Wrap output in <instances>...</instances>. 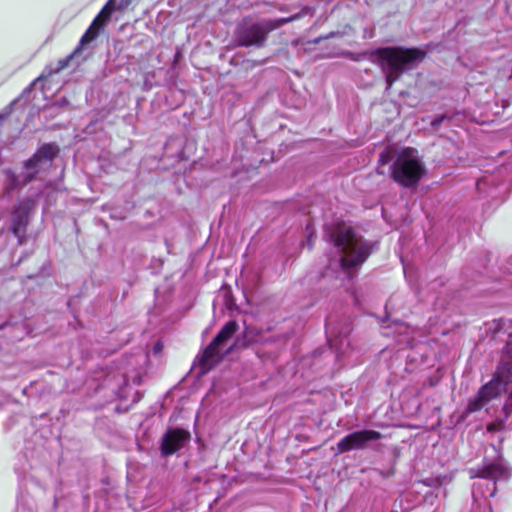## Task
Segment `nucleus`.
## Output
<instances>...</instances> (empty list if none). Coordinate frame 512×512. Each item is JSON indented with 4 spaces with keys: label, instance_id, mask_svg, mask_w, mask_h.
Masks as SVG:
<instances>
[{
    "label": "nucleus",
    "instance_id": "23",
    "mask_svg": "<svg viewBox=\"0 0 512 512\" xmlns=\"http://www.w3.org/2000/svg\"><path fill=\"white\" fill-rule=\"evenodd\" d=\"M324 37H325V35H324V36H320V37H318L317 39H315V40L313 41V43L318 44V43H320L322 40H326Z\"/></svg>",
    "mask_w": 512,
    "mask_h": 512
},
{
    "label": "nucleus",
    "instance_id": "24",
    "mask_svg": "<svg viewBox=\"0 0 512 512\" xmlns=\"http://www.w3.org/2000/svg\"><path fill=\"white\" fill-rule=\"evenodd\" d=\"M154 349H155V351L160 350V344H159V343H158V344H156V345H155V347H154Z\"/></svg>",
    "mask_w": 512,
    "mask_h": 512
},
{
    "label": "nucleus",
    "instance_id": "15",
    "mask_svg": "<svg viewBox=\"0 0 512 512\" xmlns=\"http://www.w3.org/2000/svg\"><path fill=\"white\" fill-rule=\"evenodd\" d=\"M113 11H114L113 0H109L107 2V4L102 8L101 12L99 13V15L96 18H98V21L103 24L104 21L110 17V15L112 14Z\"/></svg>",
    "mask_w": 512,
    "mask_h": 512
},
{
    "label": "nucleus",
    "instance_id": "11",
    "mask_svg": "<svg viewBox=\"0 0 512 512\" xmlns=\"http://www.w3.org/2000/svg\"><path fill=\"white\" fill-rule=\"evenodd\" d=\"M27 224V216L26 212L22 208L21 205H18L14 208L12 212V232L18 237L21 238L24 233L25 226Z\"/></svg>",
    "mask_w": 512,
    "mask_h": 512
},
{
    "label": "nucleus",
    "instance_id": "8",
    "mask_svg": "<svg viewBox=\"0 0 512 512\" xmlns=\"http://www.w3.org/2000/svg\"><path fill=\"white\" fill-rule=\"evenodd\" d=\"M474 476L485 479V482L474 484L472 494L476 498L477 495L486 496L485 492H481V488L485 485L487 492L490 497L494 496L496 491V480H500L502 478L508 479L507 472L502 468L500 464H489L484 466L477 474Z\"/></svg>",
    "mask_w": 512,
    "mask_h": 512
},
{
    "label": "nucleus",
    "instance_id": "2",
    "mask_svg": "<svg viewBox=\"0 0 512 512\" xmlns=\"http://www.w3.org/2000/svg\"><path fill=\"white\" fill-rule=\"evenodd\" d=\"M330 237L340 254L339 263L343 270L347 272L362 265L371 253L369 243L358 236L350 227L341 226Z\"/></svg>",
    "mask_w": 512,
    "mask_h": 512
},
{
    "label": "nucleus",
    "instance_id": "17",
    "mask_svg": "<svg viewBox=\"0 0 512 512\" xmlns=\"http://www.w3.org/2000/svg\"><path fill=\"white\" fill-rule=\"evenodd\" d=\"M392 159L391 151L387 150L379 155V163L382 165L387 164Z\"/></svg>",
    "mask_w": 512,
    "mask_h": 512
},
{
    "label": "nucleus",
    "instance_id": "7",
    "mask_svg": "<svg viewBox=\"0 0 512 512\" xmlns=\"http://www.w3.org/2000/svg\"><path fill=\"white\" fill-rule=\"evenodd\" d=\"M381 437L382 434L376 430L364 429L354 431L337 443V450L338 453L362 450L368 447L369 442L379 440Z\"/></svg>",
    "mask_w": 512,
    "mask_h": 512
},
{
    "label": "nucleus",
    "instance_id": "19",
    "mask_svg": "<svg viewBox=\"0 0 512 512\" xmlns=\"http://www.w3.org/2000/svg\"><path fill=\"white\" fill-rule=\"evenodd\" d=\"M67 64H68V60H60L57 71L64 69L67 66Z\"/></svg>",
    "mask_w": 512,
    "mask_h": 512
},
{
    "label": "nucleus",
    "instance_id": "9",
    "mask_svg": "<svg viewBox=\"0 0 512 512\" xmlns=\"http://www.w3.org/2000/svg\"><path fill=\"white\" fill-rule=\"evenodd\" d=\"M267 28L268 26L265 19L248 27L242 28L236 35L237 45L243 47H262L266 41L268 33L270 32Z\"/></svg>",
    "mask_w": 512,
    "mask_h": 512
},
{
    "label": "nucleus",
    "instance_id": "16",
    "mask_svg": "<svg viewBox=\"0 0 512 512\" xmlns=\"http://www.w3.org/2000/svg\"><path fill=\"white\" fill-rule=\"evenodd\" d=\"M68 104H69L68 100L66 98H62V99L56 101L55 103H53L52 105L46 107V109L48 111H53V110H56L57 108L67 106Z\"/></svg>",
    "mask_w": 512,
    "mask_h": 512
},
{
    "label": "nucleus",
    "instance_id": "22",
    "mask_svg": "<svg viewBox=\"0 0 512 512\" xmlns=\"http://www.w3.org/2000/svg\"><path fill=\"white\" fill-rule=\"evenodd\" d=\"M324 37H325V35H324V36H320V37H318L317 39H315V40L313 41V43L318 44V43H320L322 40H326Z\"/></svg>",
    "mask_w": 512,
    "mask_h": 512
},
{
    "label": "nucleus",
    "instance_id": "25",
    "mask_svg": "<svg viewBox=\"0 0 512 512\" xmlns=\"http://www.w3.org/2000/svg\"><path fill=\"white\" fill-rule=\"evenodd\" d=\"M3 119H4V117L0 115V122H2Z\"/></svg>",
    "mask_w": 512,
    "mask_h": 512
},
{
    "label": "nucleus",
    "instance_id": "20",
    "mask_svg": "<svg viewBox=\"0 0 512 512\" xmlns=\"http://www.w3.org/2000/svg\"><path fill=\"white\" fill-rule=\"evenodd\" d=\"M338 36H340V33H339V32H331V33H329V34L325 35V37H324V38H325V39H330V38L338 37Z\"/></svg>",
    "mask_w": 512,
    "mask_h": 512
},
{
    "label": "nucleus",
    "instance_id": "18",
    "mask_svg": "<svg viewBox=\"0 0 512 512\" xmlns=\"http://www.w3.org/2000/svg\"><path fill=\"white\" fill-rule=\"evenodd\" d=\"M444 119H445V116H440V117H438V118H436V119L432 120V121H431V125H432V127H434V128L438 127V126L442 123V121H443Z\"/></svg>",
    "mask_w": 512,
    "mask_h": 512
},
{
    "label": "nucleus",
    "instance_id": "1",
    "mask_svg": "<svg viewBox=\"0 0 512 512\" xmlns=\"http://www.w3.org/2000/svg\"><path fill=\"white\" fill-rule=\"evenodd\" d=\"M343 55L354 61L367 57L381 68L387 89H390L405 71L414 69L424 60L426 52L417 48L384 47L361 53L345 52Z\"/></svg>",
    "mask_w": 512,
    "mask_h": 512
},
{
    "label": "nucleus",
    "instance_id": "5",
    "mask_svg": "<svg viewBox=\"0 0 512 512\" xmlns=\"http://www.w3.org/2000/svg\"><path fill=\"white\" fill-rule=\"evenodd\" d=\"M512 381V367L510 363H502L493 379L481 387L478 394L469 400L466 411L473 413L479 411L488 401L507 390Z\"/></svg>",
    "mask_w": 512,
    "mask_h": 512
},
{
    "label": "nucleus",
    "instance_id": "13",
    "mask_svg": "<svg viewBox=\"0 0 512 512\" xmlns=\"http://www.w3.org/2000/svg\"><path fill=\"white\" fill-rule=\"evenodd\" d=\"M308 11H309L308 8H304V9H302V11L300 13L294 14L290 17H284V18H278V19H265L267 26H268L267 29H269L271 32V31L281 27L284 24L298 20L304 14H306Z\"/></svg>",
    "mask_w": 512,
    "mask_h": 512
},
{
    "label": "nucleus",
    "instance_id": "6",
    "mask_svg": "<svg viewBox=\"0 0 512 512\" xmlns=\"http://www.w3.org/2000/svg\"><path fill=\"white\" fill-rule=\"evenodd\" d=\"M59 149L55 144H44L31 158L23 163V182L30 183L44 169L49 167L58 154Z\"/></svg>",
    "mask_w": 512,
    "mask_h": 512
},
{
    "label": "nucleus",
    "instance_id": "21",
    "mask_svg": "<svg viewBox=\"0 0 512 512\" xmlns=\"http://www.w3.org/2000/svg\"><path fill=\"white\" fill-rule=\"evenodd\" d=\"M324 37H325V35H324V36H320V37H318L317 39H315V40L313 41V43L318 44V43H320L322 40H326Z\"/></svg>",
    "mask_w": 512,
    "mask_h": 512
},
{
    "label": "nucleus",
    "instance_id": "3",
    "mask_svg": "<svg viewBox=\"0 0 512 512\" xmlns=\"http://www.w3.org/2000/svg\"><path fill=\"white\" fill-rule=\"evenodd\" d=\"M425 173V166L414 148H404L397 152L391 166V177L404 187L418 184Z\"/></svg>",
    "mask_w": 512,
    "mask_h": 512
},
{
    "label": "nucleus",
    "instance_id": "12",
    "mask_svg": "<svg viewBox=\"0 0 512 512\" xmlns=\"http://www.w3.org/2000/svg\"><path fill=\"white\" fill-rule=\"evenodd\" d=\"M28 183L23 182V173L17 175L11 170L5 171V180H4V190L7 193H10L22 186L27 185Z\"/></svg>",
    "mask_w": 512,
    "mask_h": 512
},
{
    "label": "nucleus",
    "instance_id": "4",
    "mask_svg": "<svg viewBox=\"0 0 512 512\" xmlns=\"http://www.w3.org/2000/svg\"><path fill=\"white\" fill-rule=\"evenodd\" d=\"M237 328L238 325L235 321L227 322L203 353L198 356L197 360L201 374L211 370L232 349L233 345L227 346V341L237 331Z\"/></svg>",
    "mask_w": 512,
    "mask_h": 512
},
{
    "label": "nucleus",
    "instance_id": "10",
    "mask_svg": "<svg viewBox=\"0 0 512 512\" xmlns=\"http://www.w3.org/2000/svg\"><path fill=\"white\" fill-rule=\"evenodd\" d=\"M190 433L181 428L169 429L162 437L161 453L164 456L172 455L188 442Z\"/></svg>",
    "mask_w": 512,
    "mask_h": 512
},
{
    "label": "nucleus",
    "instance_id": "14",
    "mask_svg": "<svg viewBox=\"0 0 512 512\" xmlns=\"http://www.w3.org/2000/svg\"><path fill=\"white\" fill-rule=\"evenodd\" d=\"M101 25L102 23L98 21V18H95L89 29L81 37L80 46H84L94 40L98 35V29Z\"/></svg>",
    "mask_w": 512,
    "mask_h": 512
}]
</instances>
